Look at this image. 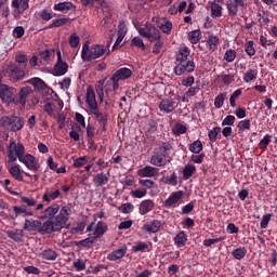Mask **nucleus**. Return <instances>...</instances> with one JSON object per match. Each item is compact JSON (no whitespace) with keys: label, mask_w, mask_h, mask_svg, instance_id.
Returning <instances> with one entry per match:
<instances>
[{"label":"nucleus","mask_w":277,"mask_h":277,"mask_svg":"<svg viewBox=\"0 0 277 277\" xmlns=\"http://www.w3.org/2000/svg\"><path fill=\"white\" fill-rule=\"evenodd\" d=\"M34 212L27 209V206H14L13 207V215H11L12 220H16V217H31Z\"/></svg>","instance_id":"12"},{"label":"nucleus","mask_w":277,"mask_h":277,"mask_svg":"<svg viewBox=\"0 0 277 277\" xmlns=\"http://www.w3.org/2000/svg\"><path fill=\"white\" fill-rule=\"evenodd\" d=\"M250 127H251L250 119L241 120L237 124V129L240 132L250 131Z\"/></svg>","instance_id":"56"},{"label":"nucleus","mask_w":277,"mask_h":277,"mask_svg":"<svg viewBox=\"0 0 277 277\" xmlns=\"http://www.w3.org/2000/svg\"><path fill=\"white\" fill-rule=\"evenodd\" d=\"M188 150L195 155H199V153H202V142L200 140L194 141L189 145Z\"/></svg>","instance_id":"46"},{"label":"nucleus","mask_w":277,"mask_h":277,"mask_svg":"<svg viewBox=\"0 0 277 277\" xmlns=\"http://www.w3.org/2000/svg\"><path fill=\"white\" fill-rule=\"evenodd\" d=\"M105 233H107V223H105L103 221L97 222L95 225V229L93 232L94 239H98V238L103 237V235H105Z\"/></svg>","instance_id":"28"},{"label":"nucleus","mask_w":277,"mask_h":277,"mask_svg":"<svg viewBox=\"0 0 277 277\" xmlns=\"http://www.w3.org/2000/svg\"><path fill=\"white\" fill-rule=\"evenodd\" d=\"M198 92H200V85L190 87L185 93V96H187V98H192L193 96H196Z\"/></svg>","instance_id":"62"},{"label":"nucleus","mask_w":277,"mask_h":277,"mask_svg":"<svg viewBox=\"0 0 277 277\" xmlns=\"http://www.w3.org/2000/svg\"><path fill=\"white\" fill-rule=\"evenodd\" d=\"M31 232L39 233V235H51L49 223L47 221L42 223L39 220H32L30 233Z\"/></svg>","instance_id":"11"},{"label":"nucleus","mask_w":277,"mask_h":277,"mask_svg":"<svg viewBox=\"0 0 277 277\" xmlns=\"http://www.w3.org/2000/svg\"><path fill=\"white\" fill-rule=\"evenodd\" d=\"M60 196H62V192H60V189L49 192V188H47L45 193L42 196V200L43 202H47V205H51V200H57Z\"/></svg>","instance_id":"27"},{"label":"nucleus","mask_w":277,"mask_h":277,"mask_svg":"<svg viewBox=\"0 0 277 277\" xmlns=\"http://www.w3.org/2000/svg\"><path fill=\"white\" fill-rule=\"evenodd\" d=\"M5 72L11 81H23V78L25 77V70L21 69V67L15 64L6 66Z\"/></svg>","instance_id":"10"},{"label":"nucleus","mask_w":277,"mask_h":277,"mask_svg":"<svg viewBox=\"0 0 277 277\" xmlns=\"http://www.w3.org/2000/svg\"><path fill=\"white\" fill-rule=\"evenodd\" d=\"M226 6L229 16H237L239 8H245L246 2L243 0H227Z\"/></svg>","instance_id":"13"},{"label":"nucleus","mask_w":277,"mask_h":277,"mask_svg":"<svg viewBox=\"0 0 277 277\" xmlns=\"http://www.w3.org/2000/svg\"><path fill=\"white\" fill-rule=\"evenodd\" d=\"M219 77L225 85H230V83H234V81H235V75H233V74L221 75Z\"/></svg>","instance_id":"59"},{"label":"nucleus","mask_w":277,"mask_h":277,"mask_svg":"<svg viewBox=\"0 0 277 277\" xmlns=\"http://www.w3.org/2000/svg\"><path fill=\"white\" fill-rule=\"evenodd\" d=\"M68 42L71 49H77V47H79V42H81V39L79 36H77V34L74 32L69 36Z\"/></svg>","instance_id":"53"},{"label":"nucleus","mask_w":277,"mask_h":277,"mask_svg":"<svg viewBox=\"0 0 277 277\" xmlns=\"http://www.w3.org/2000/svg\"><path fill=\"white\" fill-rule=\"evenodd\" d=\"M173 241L177 248H183L187 243V234L184 230L177 233Z\"/></svg>","instance_id":"35"},{"label":"nucleus","mask_w":277,"mask_h":277,"mask_svg":"<svg viewBox=\"0 0 277 277\" xmlns=\"http://www.w3.org/2000/svg\"><path fill=\"white\" fill-rule=\"evenodd\" d=\"M159 170L155 167L146 166L143 169L138 170V176L153 179V176H158Z\"/></svg>","instance_id":"23"},{"label":"nucleus","mask_w":277,"mask_h":277,"mask_svg":"<svg viewBox=\"0 0 277 277\" xmlns=\"http://www.w3.org/2000/svg\"><path fill=\"white\" fill-rule=\"evenodd\" d=\"M119 211L121 213H132L133 212V205L132 203H122L119 207Z\"/></svg>","instance_id":"64"},{"label":"nucleus","mask_w":277,"mask_h":277,"mask_svg":"<svg viewBox=\"0 0 277 277\" xmlns=\"http://www.w3.org/2000/svg\"><path fill=\"white\" fill-rule=\"evenodd\" d=\"M57 62L53 68L54 77H63L68 72V63L62 61V51L60 49L56 50Z\"/></svg>","instance_id":"9"},{"label":"nucleus","mask_w":277,"mask_h":277,"mask_svg":"<svg viewBox=\"0 0 277 277\" xmlns=\"http://www.w3.org/2000/svg\"><path fill=\"white\" fill-rule=\"evenodd\" d=\"M195 70L196 63L194 62V58L182 63H175V66L173 68V72L176 77H182V75H192V72H194Z\"/></svg>","instance_id":"6"},{"label":"nucleus","mask_w":277,"mask_h":277,"mask_svg":"<svg viewBox=\"0 0 277 277\" xmlns=\"http://www.w3.org/2000/svg\"><path fill=\"white\" fill-rule=\"evenodd\" d=\"M16 96H18L16 88L5 83L0 84V100L4 105H16Z\"/></svg>","instance_id":"4"},{"label":"nucleus","mask_w":277,"mask_h":277,"mask_svg":"<svg viewBox=\"0 0 277 277\" xmlns=\"http://www.w3.org/2000/svg\"><path fill=\"white\" fill-rule=\"evenodd\" d=\"M54 10L56 12H64L65 14L68 12H75V4L71 2H60L54 5Z\"/></svg>","instance_id":"29"},{"label":"nucleus","mask_w":277,"mask_h":277,"mask_svg":"<svg viewBox=\"0 0 277 277\" xmlns=\"http://www.w3.org/2000/svg\"><path fill=\"white\" fill-rule=\"evenodd\" d=\"M131 47H136V49H142V51H146V45L144 44V41L140 37H134L131 40Z\"/></svg>","instance_id":"55"},{"label":"nucleus","mask_w":277,"mask_h":277,"mask_svg":"<svg viewBox=\"0 0 277 277\" xmlns=\"http://www.w3.org/2000/svg\"><path fill=\"white\" fill-rule=\"evenodd\" d=\"M90 114H92V115L96 118V120H97V122H98L100 124H102V123H104V122H107L108 116H109V115H107V113H102V111L98 109V106H97L96 108L91 109V110H90Z\"/></svg>","instance_id":"32"},{"label":"nucleus","mask_w":277,"mask_h":277,"mask_svg":"<svg viewBox=\"0 0 277 277\" xmlns=\"http://www.w3.org/2000/svg\"><path fill=\"white\" fill-rule=\"evenodd\" d=\"M39 259H42V261H57V256H60V253H57V251L48 248L42 250L39 254H38Z\"/></svg>","instance_id":"19"},{"label":"nucleus","mask_w":277,"mask_h":277,"mask_svg":"<svg viewBox=\"0 0 277 277\" xmlns=\"http://www.w3.org/2000/svg\"><path fill=\"white\" fill-rule=\"evenodd\" d=\"M133 71L128 67L119 68L115 74H113L110 80L113 81V90L116 92L120 88V81H127L131 79Z\"/></svg>","instance_id":"5"},{"label":"nucleus","mask_w":277,"mask_h":277,"mask_svg":"<svg viewBox=\"0 0 277 277\" xmlns=\"http://www.w3.org/2000/svg\"><path fill=\"white\" fill-rule=\"evenodd\" d=\"M210 10H211V17L212 18H220L222 16V11L224 10L222 5L216 2H209Z\"/></svg>","instance_id":"34"},{"label":"nucleus","mask_w":277,"mask_h":277,"mask_svg":"<svg viewBox=\"0 0 277 277\" xmlns=\"http://www.w3.org/2000/svg\"><path fill=\"white\" fill-rule=\"evenodd\" d=\"M104 90H105V80L97 81V83L95 84V92L100 101H103V98H105Z\"/></svg>","instance_id":"44"},{"label":"nucleus","mask_w":277,"mask_h":277,"mask_svg":"<svg viewBox=\"0 0 277 277\" xmlns=\"http://www.w3.org/2000/svg\"><path fill=\"white\" fill-rule=\"evenodd\" d=\"M160 111H163V114H172L174 109H176V102L170 100V98H163L161 100L159 104Z\"/></svg>","instance_id":"17"},{"label":"nucleus","mask_w":277,"mask_h":277,"mask_svg":"<svg viewBox=\"0 0 277 277\" xmlns=\"http://www.w3.org/2000/svg\"><path fill=\"white\" fill-rule=\"evenodd\" d=\"M272 142V135L266 134L259 143V148L261 150H267V146H269V143Z\"/></svg>","instance_id":"51"},{"label":"nucleus","mask_w":277,"mask_h":277,"mask_svg":"<svg viewBox=\"0 0 277 277\" xmlns=\"http://www.w3.org/2000/svg\"><path fill=\"white\" fill-rule=\"evenodd\" d=\"M66 23H68V18L66 17L55 18L49 25V28L53 29V27H62L63 25H66Z\"/></svg>","instance_id":"54"},{"label":"nucleus","mask_w":277,"mask_h":277,"mask_svg":"<svg viewBox=\"0 0 277 277\" xmlns=\"http://www.w3.org/2000/svg\"><path fill=\"white\" fill-rule=\"evenodd\" d=\"M155 209V201L150 199L143 200L138 208V213L141 215H146V213H150Z\"/></svg>","instance_id":"24"},{"label":"nucleus","mask_w":277,"mask_h":277,"mask_svg":"<svg viewBox=\"0 0 277 277\" xmlns=\"http://www.w3.org/2000/svg\"><path fill=\"white\" fill-rule=\"evenodd\" d=\"M6 237H9V239H12L13 241H16V243H22L23 229L6 230Z\"/></svg>","instance_id":"33"},{"label":"nucleus","mask_w":277,"mask_h":277,"mask_svg":"<svg viewBox=\"0 0 277 277\" xmlns=\"http://www.w3.org/2000/svg\"><path fill=\"white\" fill-rule=\"evenodd\" d=\"M96 238L93 237H89L79 241L75 242V246H77V248H87L90 250V248H92L94 246V241Z\"/></svg>","instance_id":"37"},{"label":"nucleus","mask_w":277,"mask_h":277,"mask_svg":"<svg viewBox=\"0 0 277 277\" xmlns=\"http://www.w3.org/2000/svg\"><path fill=\"white\" fill-rule=\"evenodd\" d=\"M8 157L11 163H14L16 159L21 163H24L28 170L38 172L40 170V162L36 160V157L31 154H25V145L22 143L11 142L8 148Z\"/></svg>","instance_id":"1"},{"label":"nucleus","mask_w":277,"mask_h":277,"mask_svg":"<svg viewBox=\"0 0 277 277\" xmlns=\"http://www.w3.org/2000/svg\"><path fill=\"white\" fill-rule=\"evenodd\" d=\"M124 254H127V247L126 246L110 252L107 255V260L108 261H120V259H124Z\"/></svg>","instance_id":"25"},{"label":"nucleus","mask_w":277,"mask_h":277,"mask_svg":"<svg viewBox=\"0 0 277 277\" xmlns=\"http://www.w3.org/2000/svg\"><path fill=\"white\" fill-rule=\"evenodd\" d=\"M87 104L89 105L90 111L98 107V103L96 102V93H94V89L92 87H88L87 89Z\"/></svg>","instance_id":"20"},{"label":"nucleus","mask_w":277,"mask_h":277,"mask_svg":"<svg viewBox=\"0 0 277 277\" xmlns=\"http://www.w3.org/2000/svg\"><path fill=\"white\" fill-rule=\"evenodd\" d=\"M23 172L24 171H21V166L18 164L12 166L9 169V174H11V176H13L15 181H19V182H23Z\"/></svg>","instance_id":"36"},{"label":"nucleus","mask_w":277,"mask_h":277,"mask_svg":"<svg viewBox=\"0 0 277 277\" xmlns=\"http://www.w3.org/2000/svg\"><path fill=\"white\" fill-rule=\"evenodd\" d=\"M164 183L167 185H172V187H176L179 185V176L176 175V172H172L171 176L164 177Z\"/></svg>","instance_id":"50"},{"label":"nucleus","mask_w":277,"mask_h":277,"mask_svg":"<svg viewBox=\"0 0 277 277\" xmlns=\"http://www.w3.org/2000/svg\"><path fill=\"white\" fill-rule=\"evenodd\" d=\"M149 163H151V166H156V168H161L168 163V159H166V156L156 151L155 155L150 157Z\"/></svg>","instance_id":"26"},{"label":"nucleus","mask_w":277,"mask_h":277,"mask_svg":"<svg viewBox=\"0 0 277 277\" xmlns=\"http://www.w3.org/2000/svg\"><path fill=\"white\" fill-rule=\"evenodd\" d=\"M247 254H248V249H246V247H239L232 251V256L236 259V261H241L242 259H246Z\"/></svg>","instance_id":"38"},{"label":"nucleus","mask_w":277,"mask_h":277,"mask_svg":"<svg viewBox=\"0 0 277 277\" xmlns=\"http://www.w3.org/2000/svg\"><path fill=\"white\" fill-rule=\"evenodd\" d=\"M68 211H70V208H68V206H63L60 213L54 216V219H49L47 221L50 235H52V233H60L62 228H65L66 224H68V217L70 215V212Z\"/></svg>","instance_id":"2"},{"label":"nucleus","mask_w":277,"mask_h":277,"mask_svg":"<svg viewBox=\"0 0 277 277\" xmlns=\"http://www.w3.org/2000/svg\"><path fill=\"white\" fill-rule=\"evenodd\" d=\"M76 272H83L85 269V261L82 259L77 260L76 262L72 263Z\"/></svg>","instance_id":"63"},{"label":"nucleus","mask_w":277,"mask_h":277,"mask_svg":"<svg viewBox=\"0 0 277 277\" xmlns=\"http://www.w3.org/2000/svg\"><path fill=\"white\" fill-rule=\"evenodd\" d=\"M172 133L176 135V137H179V135H185V133H187V127L183 126V123H176L172 129Z\"/></svg>","instance_id":"48"},{"label":"nucleus","mask_w":277,"mask_h":277,"mask_svg":"<svg viewBox=\"0 0 277 277\" xmlns=\"http://www.w3.org/2000/svg\"><path fill=\"white\" fill-rule=\"evenodd\" d=\"M236 57H237V52L235 50L229 49L225 52L223 60H225V62L230 64V63L235 62Z\"/></svg>","instance_id":"52"},{"label":"nucleus","mask_w":277,"mask_h":277,"mask_svg":"<svg viewBox=\"0 0 277 277\" xmlns=\"http://www.w3.org/2000/svg\"><path fill=\"white\" fill-rule=\"evenodd\" d=\"M39 57L43 60V62H51V60L55 57V49H47L44 51L39 52Z\"/></svg>","instance_id":"41"},{"label":"nucleus","mask_w":277,"mask_h":277,"mask_svg":"<svg viewBox=\"0 0 277 277\" xmlns=\"http://www.w3.org/2000/svg\"><path fill=\"white\" fill-rule=\"evenodd\" d=\"M27 83H30V85H34L35 90L37 92H47L49 90V85L44 80H42L39 77L30 78Z\"/></svg>","instance_id":"18"},{"label":"nucleus","mask_w":277,"mask_h":277,"mask_svg":"<svg viewBox=\"0 0 277 277\" xmlns=\"http://www.w3.org/2000/svg\"><path fill=\"white\" fill-rule=\"evenodd\" d=\"M92 53V49H90V45L88 43H84L82 45V51H81V58L83 62H88V57Z\"/></svg>","instance_id":"60"},{"label":"nucleus","mask_w":277,"mask_h":277,"mask_svg":"<svg viewBox=\"0 0 277 277\" xmlns=\"http://www.w3.org/2000/svg\"><path fill=\"white\" fill-rule=\"evenodd\" d=\"M109 171L107 173H97L95 176H93V183L96 187H103L109 183Z\"/></svg>","instance_id":"22"},{"label":"nucleus","mask_w":277,"mask_h":277,"mask_svg":"<svg viewBox=\"0 0 277 277\" xmlns=\"http://www.w3.org/2000/svg\"><path fill=\"white\" fill-rule=\"evenodd\" d=\"M106 52H107V48H105V45L93 44L87 62L98 60V57H103V54Z\"/></svg>","instance_id":"15"},{"label":"nucleus","mask_w":277,"mask_h":277,"mask_svg":"<svg viewBox=\"0 0 277 277\" xmlns=\"http://www.w3.org/2000/svg\"><path fill=\"white\" fill-rule=\"evenodd\" d=\"M143 233H148V235H153L154 233H159L161 230V221L153 220L149 223H146L142 226Z\"/></svg>","instance_id":"16"},{"label":"nucleus","mask_w":277,"mask_h":277,"mask_svg":"<svg viewBox=\"0 0 277 277\" xmlns=\"http://www.w3.org/2000/svg\"><path fill=\"white\" fill-rule=\"evenodd\" d=\"M183 190H176L170 194L169 198L163 201L164 209H176L181 202H183Z\"/></svg>","instance_id":"7"},{"label":"nucleus","mask_w":277,"mask_h":277,"mask_svg":"<svg viewBox=\"0 0 277 277\" xmlns=\"http://www.w3.org/2000/svg\"><path fill=\"white\" fill-rule=\"evenodd\" d=\"M271 221H272V213L264 214L262 216L261 222H260V227L261 228H267V226H269Z\"/></svg>","instance_id":"61"},{"label":"nucleus","mask_w":277,"mask_h":277,"mask_svg":"<svg viewBox=\"0 0 277 277\" xmlns=\"http://www.w3.org/2000/svg\"><path fill=\"white\" fill-rule=\"evenodd\" d=\"M245 52L249 57H254L256 55V49H254V41L249 40L245 43Z\"/></svg>","instance_id":"47"},{"label":"nucleus","mask_w":277,"mask_h":277,"mask_svg":"<svg viewBox=\"0 0 277 277\" xmlns=\"http://www.w3.org/2000/svg\"><path fill=\"white\" fill-rule=\"evenodd\" d=\"M256 77H259V70L249 69L243 75L245 83H250V81H255Z\"/></svg>","instance_id":"42"},{"label":"nucleus","mask_w":277,"mask_h":277,"mask_svg":"<svg viewBox=\"0 0 277 277\" xmlns=\"http://www.w3.org/2000/svg\"><path fill=\"white\" fill-rule=\"evenodd\" d=\"M219 44H220V38L213 35L209 36L206 41L207 49H209V51H211L212 53H215V51H217Z\"/></svg>","instance_id":"30"},{"label":"nucleus","mask_w":277,"mask_h":277,"mask_svg":"<svg viewBox=\"0 0 277 277\" xmlns=\"http://www.w3.org/2000/svg\"><path fill=\"white\" fill-rule=\"evenodd\" d=\"M0 127L6 131H13V133H17V131H21V129L25 127V121L18 116H4L0 119Z\"/></svg>","instance_id":"3"},{"label":"nucleus","mask_w":277,"mask_h":277,"mask_svg":"<svg viewBox=\"0 0 277 277\" xmlns=\"http://www.w3.org/2000/svg\"><path fill=\"white\" fill-rule=\"evenodd\" d=\"M190 53L192 51H189V48L187 47L181 48L175 55V64H181L183 62L192 61V58H189Z\"/></svg>","instance_id":"21"},{"label":"nucleus","mask_w":277,"mask_h":277,"mask_svg":"<svg viewBox=\"0 0 277 277\" xmlns=\"http://www.w3.org/2000/svg\"><path fill=\"white\" fill-rule=\"evenodd\" d=\"M220 133H222V128H220V127H215L212 130H210L208 132V137H209L210 142H212V143L217 142V135H220Z\"/></svg>","instance_id":"49"},{"label":"nucleus","mask_w":277,"mask_h":277,"mask_svg":"<svg viewBox=\"0 0 277 277\" xmlns=\"http://www.w3.org/2000/svg\"><path fill=\"white\" fill-rule=\"evenodd\" d=\"M168 150H172V144H170V142H164L156 149V153H158V155H162V157H168Z\"/></svg>","instance_id":"45"},{"label":"nucleus","mask_w":277,"mask_h":277,"mask_svg":"<svg viewBox=\"0 0 277 277\" xmlns=\"http://www.w3.org/2000/svg\"><path fill=\"white\" fill-rule=\"evenodd\" d=\"M30 94H34V89H31V87L26 85L21 88L17 95H15V105H21V108L25 109L27 98Z\"/></svg>","instance_id":"8"},{"label":"nucleus","mask_w":277,"mask_h":277,"mask_svg":"<svg viewBox=\"0 0 277 277\" xmlns=\"http://www.w3.org/2000/svg\"><path fill=\"white\" fill-rule=\"evenodd\" d=\"M202 38V31L200 29L193 30L188 34V40L190 44H198Z\"/></svg>","instance_id":"40"},{"label":"nucleus","mask_w":277,"mask_h":277,"mask_svg":"<svg viewBox=\"0 0 277 277\" xmlns=\"http://www.w3.org/2000/svg\"><path fill=\"white\" fill-rule=\"evenodd\" d=\"M58 211H60V205L54 203L44 210V214L42 217L48 219V220H54V217H55V215H57Z\"/></svg>","instance_id":"31"},{"label":"nucleus","mask_w":277,"mask_h":277,"mask_svg":"<svg viewBox=\"0 0 277 277\" xmlns=\"http://www.w3.org/2000/svg\"><path fill=\"white\" fill-rule=\"evenodd\" d=\"M88 163V156L78 157L74 160V168H83Z\"/></svg>","instance_id":"58"},{"label":"nucleus","mask_w":277,"mask_h":277,"mask_svg":"<svg viewBox=\"0 0 277 277\" xmlns=\"http://www.w3.org/2000/svg\"><path fill=\"white\" fill-rule=\"evenodd\" d=\"M145 27L149 31L148 37H145L147 40H149V42H159V40H161V32L157 27H155V25H153L150 22H147L145 23Z\"/></svg>","instance_id":"14"},{"label":"nucleus","mask_w":277,"mask_h":277,"mask_svg":"<svg viewBox=\"0 0 277 277\" xmlns=\"http://www.w3.org/2000/svg\"><path fill=\"white\" fill-rule=\"evenodd\" d=\"M196 207V201H190L189 203L182 207V215H189Z\"/></svg>","instance_id":"57"},{"label":"nucleus","mask_w":277,"mask_h":277,"mask_svg":"<svg viewBox=\"0 0 277 277\" xmlns=\"http://www.w3.org/2000/svg\"><path fill=\"white\" fill-rule=\"evenodd\" d=\"M226 96H228V93L223 92L214 98V107L216 109H222V107H224V101H226Z\"/></svg>","instance_id":"43"},{"label":"nucleus","mask_w":277,"mask_h":277,"mask_svg":"<svg viewBox=\"0 0 277 277\" xmlns=\"http://www.w3.org/2000/svg\"><path fill=\"white\" fill-rule=\"evenodd\" d=\"M196 174V166L186 164L183 169V179L184 181H189Z\"/></svg>","instance_id":"39"}]
</instances>
